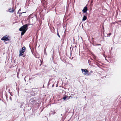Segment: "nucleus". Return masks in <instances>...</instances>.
Returning <instances> with one entry per match:
<instances>
[{
    "instance_id": "f257e3e1",
    "label": "nucleus",
    "mask_w": 121,
    "mask_h": 121,
    "mask_svg": "<svg viewBox=\"0 0 121 121\" xmlns=\"http://www.w3.org/2000/svg\"><path fill=\"white\" fill-rule=\"evenodd\" d=\"M39 100V98L37 97H35L30 99L29 101V105L31 106H33L37 103V101Z\"/></svg>"
},
{
    "instance_id": "f03ea898",
    "label": "nucleus",
    "mask_w": 121,
    "mask_h": 121,
    "mask_svg": "<svg viewBox=\"0 0 121 121\" xmlns=\"http://www.w3.org/2000/svg\"><path fill=\"white\" fill-rule=\"evenodd\" d=\"M29 25V24H25L22 26L19 29V30L21 31H23L26 32L28 26Z\"/></svg>"
},
{
    "instance_id": "7ed1b4c3",
    "label": "nucleus",
    "mask_w": 121,
    "mask_h": 121,
    "mask_svg": "<svg viewBox=\"0 0 121 121\" xmlns=\"http://www.w3.org/2000/svg\"><path fill=\"white\" fill-rule=\"evenodd\" d=\"M26 49V48L25 46L21 48V49L19 51V56H20L23 54Z\"/></svg>"
},
{
    "instance_id": "20e7f679",
    "label": "nucleus",
    "mask_w": 121,
    "mask_h": 121,
    "mask_svg": "<svg viewBox=\"0 0 121 121\" xmlns=\"http://www.w3.org/2000/svg\"><path fill=\"white\" fill-rule=\"evenodd\" d=\"M10 37H9L8 35H5L1 39V40L4 41H9L10 40L9 39Z\"/></svg>"
},
{
    "instance_id": "39448f33",
    "label": "nucleus",
    "mask_w": 121,
    "mask_h": 121,
    "mask_svg": "<svg viewBox=\"0 0 121 121\" xmlns=\"http://www.w3.org/2000/svg\"><path fill=\"white\" fill-rule=\"evenodd\" d=\"M82 73L85 75H86L87 74L89 75L90 74V73H88V71L87 69H81Z\"/></svg>"
},
{
    "instance_id": "423d86ee",
    "label": "nucleus",
    "mask_w": 121,
    "mask_h": 121,
    "mask_svg": "<svg viewBox=\"0 0 121 121\" xmlns=\"http://www.w3.org/2000/svg\"><path fill=\"white\" fill-rule=\"evenodd\" d=\"M88 10V8L86 6L82 10V12L83 13H86V14H87L88 13L87 12V11Z\"/></svg>"
},
{
    "instance_id": "0eeeda50",
    "label": "nucleus",
    "mask_w": 121,
    "mask_h": 121,
    "mask_svg": "<svg viewBox=\"0 0 121 121\" xmlns=\"http://www.w3.org/2000/svg\"><path fill=\"white\" fill-rule=\"evenodd\" d=\"M35 93L34 92L32 91L29 93L28 94V95L29 96H32L34 95H35Z\"/></svg>"
},
{
    "instance_id": "6e6552de",
    "label": "nucleus",
    "mask_w": 121,
    "mask_h": 121,
    "mask_svg": "<svg viewBox=\"0 0 121 121\" xmlns=\"http://www.w3.org/2000/svg\"><path fill=\"white\" fill-rule=\"evenodd\" d=\"M87 14H86L85 15H84L82 19V21H84L86 20L87 19Z\"/></svg>"
},
{
    "instance_id": "1a4fd4ad",
    "label": "nucleus",
    "mask_w": 121,
    "mask_h": 121,
    "mask_svg": "<svg viewBox=\"0 0 121 121\" xmlns=\"http://www.w3.org/2000/svg\"><path fill=\"white\" fill-rule=\"evenodd\" d=\"M65 56H63L60 57V59L63 61H64V60L65 59Z\"/></svg>"
},
{
    "instance_id": "9d476101",
    "label": "nucleus",
    "mask_w": 121,
    "mask_h": 121,
    "mask_svg": "<svg viewBox=\"0 0 121 121\" xmlns=\"http://www.w3.org/2000/svg\"><path fill=\"white\" fill-rule=\"evenodd\" d=\"M67 96L65 95L63 97V98L62 99H64V100H65L66 99V98H67Z\"/></svg>"
},
{
    "instance_id": "9b49d317",
    "label": "nucleus",
    "mask_w": 121,
    "mask_h": 121,
    "mask_svg": "<svg viewBox=\"0 0 121 121\" xmlns=\"http://www.w3.org/2000/svg\"><path fill=\"white\" fill-rule=\"evenodd\" d=\"M53 79H50L49 80V82H48V86H49V85L50 84V82Z\"/></svg>"
},
{
    "instance_id": "f8f14e48",
    "label": "nucleus",
    "mask_w": 121,
    "mask_h": 121,
    "mask_svg": "<svg viewBox=\"0 0 121 121\" xmlns=\"http://www.w3.org/2000/svg\"><path fill=\"white\" fill-rule=\"evenodd\" d=\"M47 48V47L45 48V47L44 48V54H46V49Z\"/></svg>"
},
{
    "instance_id": "ddd939ff",
    "label": "nucleus",
    "mask_w": 121,
    "mask_h": 121,
    "mask_svg": "<svg viewBox=\"0 0 121 121\" xmlns=\"http://www.w3.org/2000/svg\"><path fill=\"white\" fill-rule=\"evenodd\" d=\"M22 32L21 33V35L22 36L26 32H25L23 31H21Z\"/></svg>"
},
{
    "instance_id": "4468645a",
    "label": "nucleus",
    "mask_w": 121,
    "mask_h": 121,
    "mask_svg": "<svg viewBox=\"0 0 121 121\" xmlns=\"http://www.w3.org/2000/svg\"><path fill=\"white\" fill-rule=\"evenodd\" d=\"M76 48L77 47L76 46H75L74 47H73L72 48V51L73 50V49H75V50H76Z\"/></svg>"
},
{
    "instance_id": "2eb2a0df",
    "label": "nucleus",
    "mask_w": 121,
    "mask_h": 121,
    "mask_svg": "<svg viewBox=\"0 0 121 121\" xmlns=\"http://www.w3.org/2000/svg\"><path fill=\"white\" fill-rule=\"evenodd\" d=\"M11 8H10L9 9V11L10 12H13V10H12Z\"/></svg>"
},
{
    "instance_id": "dca6fc26",
    "label": "nucleus",
    "mask_w": 121,
    "mask_h": 121,
    "mask_svg": "<svg viewBox=\"0 0 121 121\" xmlns=\"http://www.w3.org/2000/svg\"><path fill=\"white\" fill-rule=\"evenodd\" d=\"M94 45L95 46H99V45L101 46V44H95V45Z\"/></svg>"
},
{
    "instance_id": "f3484780",
    "label": "nucleus",
    "mask_w": 121,
    "mask_h": 121,
    "mask_svg": "<svg viewBox=\"0 0 121 121\" xmlns=\"http://www.w3.org/2000/svg\"><path fill=\"white\" fill-rule=\"evenodd\" d=\"M57 35L58 36V37H59V38H60V35H59V33H58V29H57Z\"/></svg>"
},
{
    "instance_id": "a211bd4d",
    "label": "nucleus",
    "mask_w": 121,
    "mask_h": 121,
    "mask_svg": "<svg viewBox=\"0 0 121 121\" xmlns=\"http://www.w3.org/2000/svg\"><path fill=\"white\" fill-rule=\"evenodd\" d=\"M70 97H71V96L69 97V96H67V98H66V100H67L68 99H69Z\"/></svg>"
},
{
    "instance_id": "6ab92c4d",
    "label": "nucleus",
    "mask_w": 121,
    "mask_h": 121,
    "mask_svg": "<svg viewBox=\"0 0 121 121\" xmlns=\"http://www.w3.org/2000/svg\"><path fill=\"white\" fill-rule=\"evenodd\" d=\"M28 78V76H26L25 77L24 79V80L25 81V82L26 81V78Z\"/></svg>"
},
{
    "instance_id": "aec40b11",
    "label": "nucleus",
    "mask_w": 121,
    "mask_h": 121,
    "mask_svg": "<svg viewBox=\"0 0 121 121\" xmlns=\"http://www.w3.org/2000/svg\"><path fill=\"white\" fill-rule=\"evenodd\" d=\"M64 38H63L61 39V40H62V44H63L64 43Z\"/></svg>"
},
{
    "instance_id": "412c9836",
    "label": "nucleus",
    "mask_w": 121,
    "mask_h": 121,
    "mask_svg": "<svg viewBox=\"0 0 121 121\" xmlns=\"http://www.w3.org/2000/svg\"><path fill=\"white\" fill-rule=\"evenodd\" d=\"M19 13V16L20 17L22 13Z\"/></svg>"
},
{
    "instance_id": "4be33fe9",
    "label": "nucleus",
    "mask_w": 121,
    "mask_h": 121,
    "mask_svg": "<svg viewBox=\"0 0 121 121\" xmlns=\"http://www.w3.org/2000/svg\"><path fill=\"white\" fill-rule=\"evenodd\" d=\"M63 28H64V29H66V26H65H65H63Z\"/></svg>"
},
{
    "instance_id": "5701e85b",
    "label": "nucleus",
    "mask_w": 121,
    "mask_h": 121,
    "mask_svg": "<svg viewBox=\"0 0 121 121\" xmlns=\"http://www.w3.org/2000/svg\"><path fill=\"white\" fill-rule=\"evenodd\" d=\"M23 104H21L20 106V108H22V106L23 105Z\"/></svg>"
},
{
    "instance_id": "b1692460",
    "label": "nucleus",
    "mask_w": 121,
    "mask_h": 121,
    "mask_svg": "<svg viewBox=\"0 0 121 121\" xmlns=\"http://www.w3.org/2000/svg\"><path fill=\"white\" fill-rule=\"evenodd\" d=\"M21 9L20 8L18 11V12H20L21 11Z\"/></svg>"
},
{
    "instance_id": "393cba45",
    "label": "nucleus",
    "mask_w": 121,
    "mask_h": 121,
    "mask_svg": "<svg viewBox=\"0 0 121 121\" xmlns=\"http://www.w3.org/2000/svg\"><path fill=\"white\" fill-rule=\"evenodd\" d=\"M91 40L92 41H94V38H92L91 39Z\"/></svg>"
},
{
    "instance_id": "a878e982",
    "label": "nucleus",
    "mask_w": 121,
    "mask_h": 121,
    "mask_svg": "<svg viewBox=\"0 0 121 121\" xmlns=\"http://www.w3.org/2000/svg\"><path fill=\"white\" fill-rule=\"evenodd\" d=\"M32 78H29V80H31Z\"/></svg>"
},
{
    "instance_id": "bb28decb",
    "label": "nucleus",
    "mask_w": 121,
    "mask_h": 121,
    "mask_svg": "<svg viewBox=\"0 0 121 121\" xmlns=\"http://www.w3.org/2000/svg\"><path fill=\"white\" fill-rule=\"evenodd\" d=\"M111 33L109 34L108 35L109 36L110 35H111Z\"/></svg>"
},
{
    "instance_id": "cd10ccee",
    "label": "nucleus",
    "mask_w": 121,
    "mask_h": 121,
    "mask_svg": "<svg viewBox=\"0 0 121 121\" xmlns=\"http://www.w3.org/2000/svg\"><path fill=\"white\" fill-rule=\"evenodd\" d=\"M22 13V14L23 13H26V12H23Z\"/></svg>"
},
{
    "instance_id": "c85d7f7f",
    "label": "nucleus",
    "mask_w": 121,
    "mask_h": 121,
    "mask_svg": "<svg viewBox=\"0 0 121 121\" xmlns=\"http://www.w3.org/2000/svg\"><path fill=\"white\" fill-rule=\"evenodd\" d=\"M6 98L7 99V95H6Z\"/></svg>"
},
{
    "instance_id": "c756f323",
    "label": "nucleus",
    "mask_w": 121,
    "mask_h": 121,
    "mask_svg": "<svg viewBox=\"0 0 121 121\" xmlns=\"http://www.w3.org/2000/svg\"><path fill=\"white\" fill-rule=\"evenodd\" d=\"M26 56V55H24L23 56V57H25V56Z\"/></svg>"
},
{
    "instance_id": "7c9ffc66",
    "label": "nucleus",
    "mask_w": 121,
    "mask_h": 121,
    "mask_svg": "<svg viewBox=\"0 0 121 121\" xmlns=\"http://www.w3.org/2000/svg\"><path fill=\"white\" fill-rule=\"evenodd\" d=\"M93 71H91L90 72V73H93Z\"/></svg>"
},
{
    "instance_id": "2f4dec72",
    "label": "nucleus",
    "mask_w": 121,
    "mask_h": 121,
    "mask_svg": "<svg viewBox=\"0 0 121 121\" xmlns=\"http://www.w3.org/2000/svg\"><path fill=\"white\" fill-rule=\"evenodd\" d=\"M54 84H53L52 85V87H54Z\"/></svg>"
},
{
    "instance_id": "473e14b6",
    "label": "nucleus",
    "mask_w": 121,
    "mask_h": 121,
    "mask_svg": "<svg viewBox=\"0 0 121 121\" xmlns=\"http://www.w3.org/2000/svg\"><path fill=\"white\" fill-rule=\"evenodd\" d=\"M7 88H8L7 87V86H6V89L7 90Z\"/></svg>"
},
{
    "instance_id": "72a5a7b5",
    "label": "nucleus",
    "mask_w": 121,
    "mask_h": 121,
    "mask_svg": "<svg viewBox=\"0 0 121 121\" xmlns=\"http://www.w3.org/2000/svg\"><path fill=\"white\" fill-rule=\"evenodd\" d=\"M12 10H13V11H14V9H12Z\"/></svg>"
},
{
    "instance_id": "f704fd0d",
    "label": "nucleus",
    "mask_w": 121,
    "mask_h": 121,
    "mask_svg": "<svg viewBox=\"0 0 121 121\" xmlns=\"http://www.w3.org/2000/svg\"><path fill=\"white\" fill-rule=\"evenodd\" d=\"M29 47L30 48V49H31V48H30V45H29Z\"/></svg>"
},
{
    "instance_id": "c9c22d12",
    "label": "nucleus",
    "mask_w": 121,
    "mask_h": 121,
    "mask_svg": "<svg viewBox=\"0 0 121 121\" xmlns=\"http://www.w3.org/2000/svg\"><path fill=\"white\" fill-rule=\"evenodd\" d=\"M31 107H30V110H31Z\"/></svg>"
},
{
    "instance_id": "e433bc0d",
    "label": "nucleus",
    "mask_w": 121,
    "mask_h": 121,
    "mask_svg": "<svg viewBox=\"0 0 121 121\" xmlns=\"http://www.w3.org/2000/svg\"><path fill=\"white\" fill-rule=\"evenodd\" d=\"M19 12H18H18H17V14H18V13H19Z\"/></svg>"
},
{
    "instance_id": "4c0bfd02",
    "label": "nucleus",
    "mask_w": 121,
    "mask_h": 121,
    "mask_svg": "<svg viewBox=\"0 0 121 121\" xmlns=\"http://www.w3.org/2000/svg\"><path fill=\"white\" fill-rule=\"evenodd\" d=\"M71 54H72V53L71 52V53H70V55H71Z\"/></svg>"
},
{
    "instance_id": "58836bf2",
    "label": "nucleus",
    "mask_w": 121,
    "mask_h": 121,
    "mask_svg": "<svg viewBox=\"0 0 121 121\" xmlns=\"http://www.w3.org/2000/svg\"><path fill=\"white\" fill-rule=\"evenodd\" d=\"M73 57H72V58H71V59H73Z\"/></svg>"
},
{
    "instance_id": "ea45409f",
    "label": "nucleus",
    "mask_w": 121,
    "mask_h": 121,
    "mask_svg": "<svg viewBox=\"0 0 121 121\" xmlns=\"http://www.w3.org/2000/svg\"><path fill=\"white\" fill-rule=\"evenodd\" d=\"M81 12H80L79 13V14H81Z\"/></svg>"
},
{
    "instance_id": "a19ab883",
    "label": "nucleus",
    "mask_w": 121,
    "mask_h": 121,
    "mask_svg": "<svg viewBox=\"0 0 121 121\" xmlns=\"http://www.w3.org/2000/svg\"><path fill=\"white\" fill-rule=\"evenodd\" d=\"M10 99H11V97L10 98Z\"/></svg>"
},
{
    "instance_id": "79ce46f5",
    "label": "nucleus",
    "mask_w": 121,
    "mask_h": 121,
    "mask_svg": "<svg viewBox=\"0 0 121 121\" xmlns=\"http://www.w3.org/2000/svg\"><path fill=\"white\" fill-rule=\"evenodd\" d=\"M41 65V64H40V65Z\"/></svg>"
},
{
    "instance_id": "37998d69",
    "label": "nucleus",
    "mask_w": 121,
    "mask_h": 121,
    "mask_svg": "<svg viewBox=\"0 0 121 121\" xmlns=\"http://www.w3.org/2000/svg\"><path fill=\"white\" fill-rule=\"evenodd\" d=\"M69 120L68 121H69Z\"/></svg>"
},
{
    "instance_id": "c03bdc74",
    "label": "nucleus",
    "mask_w": 121,
    "mask_h": 121,
    "mask_svg": "<svg viewBox=\"0 0 121 121\" xmlns=\"http://www.w3.org/2000/svg\"><path fill=\"white\" fill-rule=\"evenodd\" d=\"M44 85H43V87H44Z\"/></svg>"
}]
</instances>
